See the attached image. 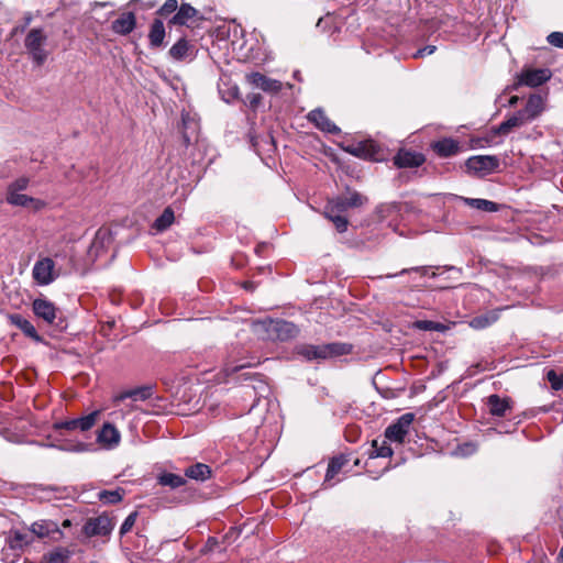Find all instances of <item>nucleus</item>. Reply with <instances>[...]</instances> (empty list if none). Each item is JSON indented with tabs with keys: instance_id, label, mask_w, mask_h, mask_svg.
Returning <instances> with one entry per match:
<instances>
[{
	"instance_id": "obj_1",
	"label": "nucleus",
	"mask_w": 563,
	"mask_h": 563,
	"mask_svg": "<svg viewBox=\"0 0 563 563\" xmlns=\"http://www.w3.org/2000/svg\"><path fill=\"white\" fill-rule=\"evenodd\" d=\"M353 346L349 343L332 342L325 344H299L295 347V353L303 360L324 361L339 356L347 355L352 352Z\"/></svg>"
},
{
	"instance_id": "obj_2",
	"label": "nucleus",
	"mask_w": 563,
	"mask_h": 563,
	"mask_svg": "<svg viewBox=\"0 0 563 563\" xmlns=\"http://www.w3.org/2000/svg\"><path fill=\"white\" fill-rule=\"evenodd\" d=\"M265 338L272 341H288L299 334L298 327L283 319H266L260 323Z\"/></svg>"
},
{
	"instance_id": "obj_3",
	"label": "nucleus",
	"mask_w": 563,
	"mask_h": 563,
	"mask_svg": "<svg viewBox=\"0 0 563 563\" xmlns=\"http://www.w3.org/2000/svg\"><path fill=\"white\" fill-rule=\"evenodd\" d=\"M47 35L42 27L30 30L24 38V47L31 59L36 66H42L48 57V52L44 48Z\"/></svg>"
},
{
	"instance_id": "obj_4",
	"label": "nucleus",
	"mask_w": 563,
	"mask_h": 563,
	"mask_svg": "<svg viewBox=\"0 0 563 563\" xmlns=\"http://www.w3.org/2000/svg\"><path fill=\"white\" fill-rule=\"evenodd\" d=\"M101 415V410H93L90 413L68 419V420H62L56 421L53 423L52 428L54 431L58 432L60 435H63V431L67 432H87L91 430L96 423L98 422Z\"/></svg>"
},
{
	"instance_id": "obj_5",
	"label": "nucleus",
	"mask_w": 563,
	"mask_h": 563,
	"mask_svg": "<svg viewBox=\"0 0 563 563\" xmlns=\"http://www.w3.org/2000/svg\"><path fill=\"white\" fill-rule=\"evenodd\" d=\"M498 167L499 159L494 155H474L465 162L466 172L475 177H485Z\"/></svg>"
},
{
	"instance_id": "obj_6",
	"label": "nucleus",
	"mask_w": 563,
	"mask_h": 563,
	"mask_svg": "<svg viewBox=\"0 0 563 563\" xmlns=\"http://www.w3.org/2000/svg\"><path fill=\"white\" fill-rule=\"evenodd\" d=\"M34 314L47 324H54L59 329H64V320L60 317V310L48 299L36 298L32 303Z\"/></svg>"
},
{
	"instance_id": "obj_7",
	"label": "nucleus",
	"mask_w": 563,
	"mask_h": 563,
	"mask_svg": "<svg viewBox=\"0 0 563 563\" xmlns=\"http://www.w3.org/2000/svg\"><path fill=\"white\" fill-rule=\"evenodd\" d=\"M344 151L355 157L371 161H380L383 151L373 140L361 141L344 147Z\"/></svg>"
},
{
	"instance_id": "obj_8",
	"label": "nucleus",
	"mask_w": 563,
	"mask_h": 563,
	"mask_svg": "<svg viewBox=\"0 0 563 563\" xmlns=\"http://www.w3.org/2000/svg\"><path fill=\"white\" fill-rule=\"evenodd\" d=\"M415 420V415L411 412L404 413L394 423L388 426L385 430V438L389 441L402 443L409 432L410 426Z\"/></svg>"
},
{
	"instance_id": "obj_9",
	"label": "nucleus",
	"mask_w": 563,
	"mask_h": 563,
	"mask_svg": "<svg viewBox=\"0 0 563 563\" xmlns=\"http://www.w3.org/2000/svg\"><path fill=\"white\" fill-rule=\"evenodd\" d=\"M114 526L115 522L112 518L107 515H100L95 518H89L86 521L82 531L87 537H106L112 532Z\"/></svg>"
},
{
	"instance_id": "obj_10",
	"label": "nucleus",
	"mask_w": 563,
	"mask_h": 563,
	"mask_svg": "<svg viewBox=\"0 0 563 563\" xmlns=\"http://www.w3.org/2000/svg\"><path fill=\"white\" fill-rule=\"evenodd\" d=\"M5 201L12 207L26 208L33 212L41 211L46 207L44 200L15 191H5Z\"/></svg>"
},
{
	"instance_id": "obj_11",
	"label": "nucleus",
	"mask_w": 563,
	"mask_h": 563,
	"mask_svg": "<svg viewBox=\"0 0 563 563\" xmlns=\"http://www.w3.org/2000/svg\"><path fill=\"white\" fill-rule=\"evenodd\" d=\"M551 73L545 68L523 69L518 76L516 86L538 87L549 80Z\"/></svg>"
},
{
	"instance_id": "obj_12",
	"label": "nucleus",
	"mask_w": 563,
	"mask_h": 563,
	"mask_svg": "<svg viewBox=\"0 0 563 563\" xmlns=\"http://www.w3.org/2000/svg\"><path fill=\"white\" fill-rule=\"evenodd\" d=\"M195 44L186 37H180L168 51V56L175 62H190L196 57Z\"/></svg>"
},
{
	"instance_id": "obj_13",
	"label": "nucleus",
	"mask_w": 563,
	"mask_h": 563,
	"mask_svg": "<svg viewBox=\"0 0 563 563\" xmlns=\"http://www.w3.org/2000/svg\"><path fill=\"white\" fill-rule=\"evenodd\" d=\"M97 443L107 450H113L121 442V433L111 422H104L97 432Z\"/></svg>"
},
{
	"instance_id": "obj_14",
	"label": "nucleus",
	"mask_w": 563,
	"mask_h": 563,
	"mask_svg": "<svg viewBox=\"0 0 563 563\" xmlns=\"http://www.w3.org/2000/svg\"><path fill=\"white\" fill-rule=\"evenodd\" d=\"M54 267H55V263L52 258L44 257L42 260H38L34 264L33 269H32V275H33L34 280L38 285H43V286L51 284L55 279Z\"/></svg>"
},
{
	"instance_id": "obj_15",
	"label": "nucleus",
	"mask_w": 563,
	"mask_h": 563,
	"mask_svg": "<svg viewBox=\"0 0 563 563\" xmlns=\"http://www.w3.org/2000/svg\"><path fill=\"white\" fill-rule=\"evenodd\" d=\"M426 162V156L416 151L401 148L394 156V164L398 168H415L421 166Z\"/></svg>"
},
{
	"instance_id": "obj_16",
	"label": "nucleus",
	"mask_w": 563,
	"mask_h": 563,
	"mask_svg": "<svg viewBox=\"0 0 563 563\" xmlns=\"http://www.w3.org/2000/svg\"><path fill=\"white\" fill-rule=\"evenodd\" d=\"M431 150L441 158L455 156L461 151V144L453 137H442L430 144Z\"/></svg>"
},
{
	"instance_id": "obj_17",
	"label": "nucleus",
	"mask_w": 563,
	"mask_h": 563,
	"mask_svg": "<svg viewBox=\"0 0 563 563\" xmlns=\"http://www.w3.org/2000/svg\"><path fill=\"white\" fill-rule=\"evenodd\" d=\"M307 119L311 122L317 129L322 132L330 134H339L340 128L336 126L325 114V112L321 108H317L311 110Z\"/></svg>"
},
{
	"instance_id": "obj_18",
	"label": "nucleus",
	"mask_w": 563,
	"mask_h": 563,
	"mask_svg": "<svg viewBox=\"0 0 563 563\" xmlns=\"http://www.w3.org/2000/svg\"><path fill=\"white\" fill-rule=\"evenodd\" d=\"M247 81L254 87L269 93H277L283 88V85L279 80L272 79L258 71L247 75Z\"/></svg>"
},
{
	"instance_id": "obj_19",
	"label": "nucleus",
	"mask_w": 563,
	"mask_h": 563,
	"mask_svg": "<svg viewBox=\"0 0 563 563\" xmlns=\"http://www.w3.org/2000/svg\"><path fill=\"white\" fill-rule=\"evenodd\" d=\"M199 11L189 3H181L178 11L168 20V25L189 26Z\"/></svg>"
},
{
	"instance_id": "obj_20",
	"label": "nucleus",
	"mask_w": 563,
	"mask_h": 563,
	"mask_svg": "<svg viewBox=\"0 0 563 563\" xmlns=\"http://www.w3.org/2000/svg\"><path fill=\"white\" fill-rule=\"evenodd\" d=\"M511 404L512 401L509 397H500L496 394L486 398V405L488 407L489 413L499 418L507 415V412L511 409Z\"/></svg>"
},
{
	"instance_id": "obj_21",
	"label": "nucleus",
	"mask_w": 563,
	"mask_h": 563,
	"mask_svg": "<svg viewBox=\"0 0 563 563\" xmlns=\"http://www.w3.org/2000/svg\"><path fill=\"white\" fill-rule=\"evenodd\" d=\"M8 319L12 325L19 328L27 338L41 343L43 338L37 333L35 327L20 313H11Z\"/></svg>"
},
{
	"instance_id": "obj_22",
	"label": "nucleus",
	"mask_w": 563,
	"mask_h": 563,
	"mask_svg": "<svg viewBox=\"0 0 563 563\" xmlns=\"http://www.w3.org/2000/svg\"><path fill=\"white\" fill-rule=\"evenodd\" d=\"M136 26V18L133 12H123L111 24L113 33L119 35L130 34Z\"/></svg>"
},
{
	"instance_id": "obj_23",
	"label": "nucleus",
	"mask_w": 563,
	"mask_h": 563,
	"mask_svg": "<svg viewBox=\"0 0 563 563\" xmlns=\"http://www.w3.org/2000/svg\"><path fill=\"white\" fill-rule=\"evenodd\" d=\"M166 31L161 19H154L148 31V43L152 48H159L164 45Z\"/></svg>"
},
{
	"instance_id": "obj_24",
	"label": "nucleus",
	"mask_w": 563,
	"mask_h": 563,
	"mask_svg": "<svg viewBox=\"0 0 563 563\" xmlns=\"http://www.w3.org/2000/svg\"><path fill=\"white\" fill-rule=\"evenodd\" d=\"M184 474L185 478L188 477L197 482H206L211 478L212 470L205 463H195L186 467Z\"/></svg>"
},
{
	"instance_id": "obj_25",
	"label": "nucleus",
	"mask_w": 563,
	"mask_h": 563,
	"mask_svg": "<svg viewBox=\"0 0 563 563\" xmlns=\"http://www.w3.org/2000/svg\"><path fill=\"white\" fill-rule=\"evenodd\" d=\"M57 532H59L57 523L51 520L36 521L31 527V533L38 538H45Z\"/></svg>"
},
{
	"instance_id": "obj_26",
	"label": "nucleus",
	"mask_w": 563,
	"mask_h": 563,
	"mask_svg": "<svg viewBox=\"0 0 563 563\" xmlns=\"http://www.w3.org/2000/svg\"><path fill=\"white\" fill-rule=\"evenodd\" d=\"M533 121L544 110V100L540 95H531L527 100L526 107L522 109Z\"/></svg>"
},
{
	"instance_id": "obj_27",
	"label": "nucleus",
	"mask_w": 563,
	"mask_h": 563,
	"mask_svg": "<svg viewBox=\"0 0 563 563\" xmlns=\"http://www.w3.org/2000/svg\"><path fill=\"white\" fill-rule=\"evenodd\" d=\"M157 483L161 486H168L172 489H176L186 485L187 481L185 476L174 474L170 472H162L157 475Z\"/></svg>"
},
{
	"instance_id": "obj_28",
	"label": "nucleus",
	"mask_w": 563,
	"mask_h": 563,
	"mask_svg": "<svg viewBox=\"0 0 563 563\" xmlns=\"http://www.w3.org/2000/svg\"><path fill=\"white\" fill-rule=\"evenodd\" d=\"M350 462V455H338L330 460L327 468L325 481L332 479Z\"/></svg>"
},
{
	"instance_id": "obj_29",
	"label": "nucleus",
	"mask_w": 563,
	"mask_h": 563,
	"mask_svg": "<svg viewBox=\"0 0 563 563\" xmlns=\"http://www.w3.org/2000/svg\"><path fill=\"white\" fill-rule=\"evenodd\" d=\"M151 396H152V387L144 386V387L134 388V389L124 391L120 395H117L113 398V401L119 402V401L124 400L125 398L145 400V399L150 398Z\"/></svg>"
},
{
	"instance_id": "obj_30",
	"label": "nucleus",
	"mask_w": 563,
	"mask_h": 563,
	"mask_svg": "<svg viewBox=\"0 0 563 563\" xmlns=\"http://www.w3.org/2000/svg\"><path fill=\"white\" fill-rule=\"evenodd\" d=\"M33 541V537L29 532L13 531L8 539V544L12 550H22L25 545Z\"/></svg>"
},
{
	"instance_id": "obj_31",
	"label": "nucleus",
	"mask_w": 563,
	"mask_h": 563,
	"mask_svg": "<svg viewBox=\"0 0 563 563\" xmlns=\"http://www.w3.org/2000/svg\"><path fill=\"white\" fill-rule=\"evenodd\" d=\"M389 440L385 437L383 440L375 439L372 441L371 457H390L393 455V449L389 445Z\"/></svg>"
},
{
	"instance_id": "obj_32",
	"label": "nucleus",
	"mask_w": 563,
	"mask_h": 563,
	"mask_svg": "<svg viewBox=\"0 0 563 563\" xmlns=\"http://www.w3.org/2000/svg\"><path fill=\"white\" fill-rule=\"evenodd\" d=\"M349 208L343 201V197H336L331 200H328L323 208V216H344L345 211Z\"/></svg>"
},
{
	"instance_id": "obj_33",
	"label": "nucleus",
	"mask_w": 563,
	"mask_h": 563,
	"mask_svg": "<svg viewBox=\"0 0 563 563\" xmlns=\"http://www.w3.org/2000/svg\"><path fill=\"white\" fill-rule=\"evenodd\" d=\"M70 554L68 549L59 547L44 554L42 563H66Z\"/></svg>"
},
{
	"instance_id": "obj_34",
	"label": "nucleus",
	"mask_w": 563,
	"mask_h": 563,
	"mask_svg": "<svg viewBox=\"0 0 563 563\" xmlns=\"http://www.w3.org/2000/svg\"><path fill=\"white\" fill-rule=\"evenodd\" d=\"M174 220V211L170 207H167L164 209L162 214L154 221L153 228L158 232H163L173 224Z\"/></svg>"
},
{
	"instance_id": "obj_35",
	"label": "nucleus",
	"mask_w": 563,
	"mask_h": 563,
	"mask_svg": "<svg viewBox=\"0 0 563 563\" xmlns=\"http://www.w3.org/2000/svg\"><path fill=\"white\" fill-rule=\"evenodd\" d=\"M463 200L467 206L486 212H495L498 210L497 203L486 199L463 198Z\"/></svg>"
},
{
	"instance_id": "obj_36",
	"label": "nucleus",
	"mask_w": 563,
	"mask_h": 563,
	"mask_svg": "<svg viewBox=\"0 0 563 563\" xmlns=\"http://www.w3.org/2000/svg\"><path fill=\"white\" fill-rule=\"evenodd\" d=\"M98 496L103 504H117L123 498V489L101 490Z\"/></svg>"
},
{
	"instance_id": "obj_37",
	"label": "nucleus",
	"mask_w": 563,
	"mask_h": 563,
	"mask_svg": "<svg viewBox=\"0 0 563 563\" xmlns=\"http://www.w3.org/2000/svg\"><path fill=\"white\" fill-rule=\"evenodd\" d=\"M413 328L421 331H444L445 325L440 322L431 321V320H417L413 322Z\"/></svg>"
},
{
	"instance_id": "obj_38",
	"label": "nucleus",
	"mask_w": 563,
	"mask_h": 563,
	"mask_svg": "<svg viewBox=\"0 0 563 563\" xmlns=\"http://www.w3.org/2000/svg\"><path fill=\"white\" fill-rule=\"evenodd\" d=\"M36 444H38L40 446H47V448H57L62 451H73V452H82L85 450V443L82 442H77V443H73V442H65V443H62V444H44V443H38V442H35Z\"/></svg>"
},
{
	"instance_id": "obj_39",
	"label": "nucleus",
	"mask_w": 563,
	"mask_h": 563,
	"mask_svg": "<svg viewBox=\"0 0 563 563\" xmlns=\"http://www.w3.org/2000/svg\"><path fill=\"white\" fill-rule=\"evenodd\" d=\"M179 4L177 0H166L163 5L156 11V14L162 18H168L169 15H174L178 9Z\"/></svg>"
},
{
	"instance_id": "obj_40",
	"label": "nucleus",
	"mask_w": 563,
	"mask_h": 563,
	"mask_svg": "<svg viewBox=\"0 0 563 563\" xmlns=\"http://www.w3.org/2000/svg\"><path fill=\"white\" fill-rule=\"evenodd\" d=\"M519 128L515 118L511 115L504 122H501L498 126L494 128L493 131L498 135H507L511 132L512 129Z\"/></svg>"
},
{
	"instance_id": "obj_41",
	"label": "nucleus",
	"mask_w": 563,
	"mask_h": 563,
	"mask_svg": "<svg viewBox=\"0 0 563 563\" xmlns=\"http://www.w3.org/2000/svg\"><path fill=\"white\" fill-rule=\"evenodd\" d=\"M519 128L515 118L511 115L504 122H501L498 126L494 128L493 131L498 135H507L511 132L512 129Z\"/></svg>"
},
{
	"instance_id": "obj_42",
	"label": "nucleus",
	"mask_w": 563,
	"mask_h": 563,
	"mask_svg": "<svg viewBox=\"0 0 563 563\" xmlns=\"http://www.w3.org/2000/svg\"><path fill=\"white\" fill-rule=\"evenodd\" d=\"M343 201L345 202L347 208H357L363 206L367 201V198L362 196L357 191H353L350 194L349 197H343Z\"/></svg>"
},
{
	"instance_id": "obj_43",
	"label": "nucleus",
	"mask_w": 563,
	"mask_h": 563,
	"mask_svg": "<svg viewBox=\"0 0 563 563\" xmlns=\"http://www.w3.org/2000/svg\"><path fill=\"white\" fill-rule=\"evenodd\" d=\"M29 185L30 179L27 177H19L7 186L5 191L23 192L27 189Z\"/></svg>"
},
{
	"instance_id": "obj_44",
	"label": "nucleus",
	"mask_w": 563,
	"mask_h": 563,
	"mask_svg": "<svg viewBox=\"0 0 563 563\" xmlns=\"http://www.w3.org/2000/svg\"><path fill=\"white\" fill-rule=\"evenodd\" d=\"M547 379L550 383L552 389H563V374H558L554 369H550L547 373Z\"/></svg>"
},
{
	"instance_id": "obj_45",
	"label": "nucleus",
	"mask_w": 563,
	"mask_h": 563,
	"mask_svg": "<svg viewBox=\"0 0 563 563\" xmlns=\"http://www.w3.org/2000/svg\"><path fill=\"white\" fill-rule=\"evenodd\" d=\"M328 220H330L338 232L343 233L347 230L349 220L345 216H324Z\"/></svg>"
},
{
	"instance_id": "obj_46",
	"label": "nucleus",
	"mask_w": 563,
	"mask_h": 563,
	"mask_svg": "<svg viewBox=\"0 0 563 563\" xmlns=\"http://www.w3.org/2000/svg\"><path fill=\"white\" fill-rule=\"evenodd\" d=\"M250 366H251L250 362H241V363H236V364H234L232 362H227L223 366V373L225 374V376L229 377V376L238 373L239 371L244 369Z\"/></svg>"
},
{
	"instance_id": "obj_47",
	"label": "nucleus",
	"mask_w": 563,
	"mask_h": 563,
	"mask_svg": "<svg viewBox=\"0 0 563 563\" xmlns=\"http://www.w3.org/2000/svg\"><path fill=\"white\" fill-rule=\"evenodd\" d=\"M136 519H137V511L131 512L125 518V520L123 521V523L121 525V528H120V536L121 537L126 534L128 532H130L132 530L133 526L135 525Z\"/></svg>"
},
{
	"instance_id": "obj_48",
	"label": "nucleus",
	"mask_w": 563,
	"mask_h": 563,
	"mask_svg": "<svg viewBox=\"0 0 563 563\" xmlns=\"http://www.w3.org/2000/svg\"><path fill=\"white\" fill-rule=\"evenodd\" d=\"M262 96L261 93L251 92L246 95V98L244 100V103L252 110H256L258 106L262 103Z\"/></svg>"
},
{
	"instance_id": "obj_49",
	"label": "nucleus",
	"mask_w": 563,
	"mask_h": 563,
	"mask_svg": "<svg viewBox=\"0 0 563 563\" xmlns=\"http://www.w3.org/2000/svg\"><path fill=\"white\" fill-rule=\"evenodd\" d=\"M493 320L487 316L475 317L471 321V327L474 329H484L490 325Z\"/></svg>"
},
{
	"instance_id": "obj_50",
	"label": "nucleus",
	"mask_w": 563,
	"mask_h": 563,
	"mask_svg": "<svg viewBox=\"0 0 563 563\" xmlns=\"http://www.w3.org/2000/svg\"><path fill=\"white\" fill-rule=\"evenodd\" d=\"M547 41L550 45L563 48V32H552L548 35Z\"/></svg>"
},
{
	"instance_id": "obj_51",
	"label": "nucleus",
	"mask_w": 563,
	"mask_h": 563,
	"mask_svg": "<svg viewBox=\"0 0 563 563\" xmlns=\"http://www.w3.org/2000/svg\"><path fill=\"white\" fill-rule=\"evenodd\" d=\"M512 117L515 118L519 128L532 121L523 110L517 111L512 114Z\"/></svg>"
},
{
	"instance_id": "obj_52",
	"label": "nucleus",
	"mask_w": 563,
	"mask_h": 563,
	"mask_svg": "<svg viewBox=\"0 0 563 563\" xmlns=\"http://www.w3.org/2000/svg\"><path fill=\"white\" fill-rule=\"evenodd\" d=\"M437 51V46L434 45H427L420 49H418L415 54V58H422L424 56L431 55Z\"/></svg>"
},
{
	"instance_id": "obj_53",
	"label": "nucleus",
	"mask_w": 563,
	"mask_h": 563,
	"mask_svg": "<svg viewBox=\"0 0 563 563\" xmlns=\"http://www.w3.org/2000/svg\"><path fill=\"white\" fill-rule=\"evenodd\" d=\"M411 271L421 273L422 275H426L427 272H428V267L421 266V267L405 268V269L400 271L398 274L387 275V277H395V276H398V275H404V274H407V273H409Z\"/></svg>"
},
{
	"instance_id": "obj_54",
	"label": "nucleus",
	"mask_w": 563,
	"mask_h": 563,
	"mask_svg": "<svg viewBox=\"0 0 563 563\" xmlns=\"http://www.w3.org/2000/svg\"><path fill=\"white\" fill-rule=\"evenodd\" d=\"M239 97H240L239 88L236 86H234L229 89V98L225 100L228 102H230L231 100L239 99Z\"/></svg>"
},
{
	"instance_id": "obj_55",
	"label": "nucleus",
	"mask_w": 563,
	"mask_h": 563,
	"mask_svg": "<svg viewBox=\"0 0 563 563\" xmlns=\"http://www.w3.org/2000/svg\"><path fill=\"white\" fill-rule=\"evenodd\" d=\"M23 20H24V25L21 29L15 27V30H14L15 32H18V31L23 32L25 30V27L32 22L33 16H32V14L30 12H27V13L24 14Z\"/></svg>"
},
{
	"instance_id": "obj_56",
	"label": "nucleus",
	"mask_w": 563,
	"mask_h": 563,
	"mask_svg": "<svg viewBox=\"0 0 563 563\" xmlns=\"http://www.w3.org/2000/svg\"><path fill=\"white\" fill-rule=\"evenodd\" d=\"M519 101V97L518 96H512L510 99H509V106L510 107H515Z\"/></svg>"
},
{
	"instance_id": "obj_57",
	"label": "nucleus",
	"mask_w": 563,
	"mask_h": 563,
	"mask_svg": "<svg viewBox=\"0 0 563 563\" xmlns=\"http://www.w3.org/2000/svg\"><path fill=\"white\" fill-rule=\"evenodd\" d=\"M108 5H112V3L111 2H95L92 4V8L95 9V8H98V7H108Z\"/></svg>"
},
{
	"instance_id": "obj_58",
	"label": "nucleus",
	"mask_w": 563,
	"mask_h": 563,
	"mask_svg": "<svg viewBox=\"0 0 563 563\" xmlns=\"http://www.w3.org/2000/svg\"><path fill=\"white\" fill-rule=\"evenodd\" d=\"M251 143H252V146L254 148H256L257 145H258L257 139L255 136H252V135H251Z\"/></svg>"
},
{
	"instance_id": "obj_59",
	"label": "nucleus",
	"mask_w": 563,
	"mask_h": 563,
	"mask_svg": "<svg viewBox=\"0 0 563 563\" xmlns=\"http://www.w3.org/2000/svg\"><path fill=\"white\" fill-rule=\"evenodd\" d=\"M183 139H184V144H185L186 146H188V145H189V143H190V139H189V136H188L187 134H184V135H183Z\"/></svg>"
},
{
	"instance_id": "obj_60",
	"label": "nucleus",
	"mask_w": 563,
	"mask_h": 563,
	"mask_svg": "<svg viewBox=\"0 0 563 563\" xmlns=\"http://www.w3.org/2000/svg\"><path fill=\"white\" fill-rule=\"evenodd\" d=\"M63 526L64 527H69L70 526V521L68 519H66L64 522H63Z\"/></svg>"
}]
</instances>
